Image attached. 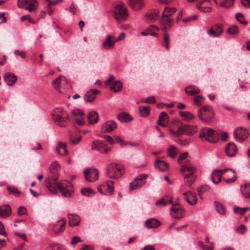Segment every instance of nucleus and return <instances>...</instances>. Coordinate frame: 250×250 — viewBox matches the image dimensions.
Listing matches in <instances>:
<instances>
[{
    "label": "nucleus",
    "mask_w": 250,
    "mask_h": 250,
    "mask_svg": "<svg viewBox=\"0 0 250 250\" xmlns=\"http://www.w3.org/2000/svg\"><path fill=\"white\" fill-rule=\"evenodd\" d=\"M198 244H199V246L204 250H213V243H211L210 246H207V245H204L202 242L199 241V242H198Z\"/></svg>",
    "instance_id": "4d7b16f0"
},
{
    "label": "nucleus",
    "mask_w": 250,
    "mask_h": 250,
    "mask_svg": "<svg viewBox=\"0 0 250 250\" xmlns=\"http://www.w3.org/2000/svg\"><path fill=\"white\" fill-rule=\"evenodd\" d=\"M197 130V127L195 126H192L188 125H182L178 128L177 131H173L170 129V132L174 137H179L183 134L188 135H191L195 133Z\"/></svg>",
    "instance_id": "6e6552de"
},
{
    "label": "nucleus",
    "mask_w": 250,
    "mask_h": 250,
    "mask_svg": "<svg viewBox=\"0 0 250 250\" xmlns=\"http://www.w3.org/2000/svg\"><path fill=\"white\" fill-rule=\"evenodd\" d=\"M180 170L184 176L185 185L191 188L196 178L194 174L197 170L196 167L191 164H183L180 167Z\"/></svg>",
    "instance_id": "f03ea898"
},
{
    "label": "nucleus",
    "mask_w": 250,
    "mask_h": 250,
    "mask_svg": "<svg viewBox=\"0 0 250 250\" xmlns=\"http://www.w3.org/2000/svg\"><path fill=\"white\" fill-rule=\"evenodd\" d=\"M210 188V187L206 185H203L199 187L198 188V192L200 197H201L202 194H203L204 192L208 190Z\"/></svg>",
    "instance_id": "864d4df0"
},
{
    "label": "nucleus",
    "mask_w": 250,
    "mask_h": 250,
    "mask_svg": "<svg viewBox=\"0 0 250 250\" xmlns=\"http://www.w3.org/2000/svg\"><path fill=\"white\" fill-rule=\"evenodd\" d=\"M123 87L122 83L120 81H116L112 83L110 87V89L114 92H118L120 91Z\"/></svg>",
    "instance_id": "4c0bfd02"
},
{
    "label": "nucleus",
    "mask_w": 250,
    "mask_h": 250,
    "mask_svg": "<svg viewBox=\"0 0 250 250\" xmlns=\"http://www.w3.org/2000/svg\"><path fill=\"white\" fill-rule=\"evenodd\" d=\"M68 219L69 225L71 226H77L79 225L81 221V218L77 215L68 214Z\"/></svg>",
    "instance_id": "cd10ccee"
},
{
    "label": "nucleus",
    "mask_w": 250,
    "mask_h": 250,
    "mask_svg": "<svg viewBox=\"0 0 250 250\" xmlns=\"http://www.w3.org/2000/svg\"><path fill=\"white\" fill-rule=\"evenodd\" d=\"M53 120L60 127L66 126L70 118L68 114L61 108H56L53 113Z\"/></svg>",
    "instance_id": "7ed1b4c3"
},
{
    "label": "nucleus",
    "mask_w": 250,
    "mask_h": 250,
    "mask_svg": "<svg viewBox=\"0 0 250 250\" xmlns=\"http://www.w3.org/2000/svg\"><path fill=\"white\" fill-rule=\"evenodd\" d=\"M87 118L90 124H94L98 121L99 116L96 111H91L88 113Z\"/></svg>",
    "instance_id": "e433bc0d"
},
{
    "label": "nucleus",
    "mask_w": 250,
    "mask_h": 250,
    "mask_svg": "<svg viewBox=\"0 0 250 250\" xmlns=\"http://www.w3.org/2000/svg\"><path fill=\"white\" fill-rule=\"evenodd\" d=\"M117 127L115 122L109 120L104 123L101 126V131L103 132H110L114 130Z\"/></svg>",
    "instance_id": "a211bd4d"
},
{
    "label": "nucleus",
    "mask_w": 250,
    "mask_h": 250,
    "mask_svg": "<svg viewBox=\"0 0 250 250\" xmlns=\"http://www.w3.org/2000/svg\"><path fill=\"white\" fill-rule=\"evenodd\" d=\"M198 117L201 121L208 124L214 117V112L209 106H205L198 110Z\"/></svg>",
    "instance_id": "0eeeda50"
},
{
    "label": "nucleus",
    "mask_w": 250,
    "mask_h": 250,
    "mask_svg": "<svg viewBox=\"0 0 250 250\" xmlns=\"http://www.w3.org/2000/svg\"><path fill=\"white\" fill-rule=\"evenodd\" d=\"M249 209V208L248 207L242 208L238 207H235L233 208V211L235 213L243 214Z\"/></svg>",
    "instance_id": "6e6d98bb"
},
{
    "label": "nucleus",
    "mask_w": 250,
    "mask_h": 250,
    "mask_svg": "<svg viewBox=\"0 0 250 250\" xmlns=\"http://www.w3.org/2000/svg\"><path fill=\"white\" fill-rule=\"evenodd\" d=\"M18 5L31 12L37 7L38 3L36 0H18Z\"/></svg>",
    "instance_id": "f8f14e48"
},
{
    "label": "nucleus",
    "mask_w": 250,
    "mask_h": 250,
    "mask_svg": "<svg viewBox=\"0 0 250 250\" xmlns=\"http://www.w3.org/2000/svg\"><path fill=\"white\" fill-rule=\"evenodd\" d=\"M176 11V9L175 8L166 7L163 12L160 22L163 24L167 25L168 27H171L174 21L170 17Z\"/></svg>",
    "instance_id": "1a4fd4ad"
},
{
    "label": "nucleus",
    "mask_w": 250,
    "mask_h": 250,
    "mask_svg": "<svg viewBox=\"0 0 250 250\" xmlns=\"http://www.w3.org/2000/svg\"><path fill=\"white\" fill-rule=\"evenodd\" d=\"M66 222L65 218H62L58 221L53 226V231L56 233L63 231L65 228Z\"/></svg>",
    "instance_id": "412c9836"
},
{
    "label": "nucleus",
    "mask_w": 250,
    "mask_h": 250,
    "mask_svg": "<svg viewBox=\"0 0 250 250\" xmlns=\"http://www.w3.org/2000/svg\"><path fill=\"white\" fill-rule=\"evenodd\" d=\"M214 205L215 207V208L216 211L221 215H225L226 214V209L225 206L221 203L217 202H214Z\"/></svg>",
    "instance_id": "ea45409f"
},
{
    "label": "nucleus",
    "mask_w": 250,
    "mask_h": 250,
    "mask_svg": "<svg viewBox=\"0 0 250 250\" xmlns=\"http://www.w3.org/2000/svg\"><path fill=\"white\" fill-rule=\"evenodd\" d=\"M212 181L215 184L219 183L221 180V175L219 172V170H214L211 176Z\"/></svg>",
    "instance_id": "58836bf2"
},
{
    "label": "nucleus",
    "mask_w": 250,
    "mask_h": 250,
    "mask_svg": "<svg viewBox=\"0 0 250 250\" xmlns=\"http://www.w3.org/2000/svg\"><path fill=\"white\" fill-rule=\"evenodd\" d=\"M115 42L114 37L111 35H108L103 42V46L105 49H111L114 47Z\"/></svg>",
    "instance_id": "5701e85b"
},
{
    "label": "nucleus",
    "mask_w": 250,
    "mask_h": 250,
    "mask_svg": "<svg viewBox=\"0 0 250 250\" xmlns=\"http://www.w3.org/2000/svg\"><path fill=\"white\" fill-rule=\"evenodd\" d=\"M56 150L57 153L60 155H66L68 153L66 144L61 142H58L56 147Z\"/></svg>",
    "instance_id": "473e14b6"
},
{
    "label": "nucleus",
    "mask_w": 250,
    "mask_h": 250,
    "mask_svg": "<svg viewBox=\"0 0 250 250\" xmlns=\"http://www.w3.org/2000/svg\"><path fill=\"white\" fill-rule=\"evenodd\" d=\"M158 12L154 11L152 14H146L145 17L147 18L150 21H152L156 18V17L158 16Z\"/></svg>",
    "instance_id": "13d9d810"
},
{
    "label": "nucleus",
    "mask_w": 250,
    "mask_h": 250,
    "mask_svg": "<svg viewBox=\"0 0 250 250\" xmlns=\"http://www.w3.org/2000/svg\"><path fill=\"white\" fill-rule=\"evenodd\" d=\"M155 167L161 171H166L168 169L169 166L167 163L161 160H156L155 162Z\"/></svg>",
    "instance_id": "c85d7f7f"
},
{
    "label": "nucleus",
    "mask_w": 250,
    "mask_h": 250,
    "mask_svg": "<svg viewBox=\"0 0 250 250\" xmlns=\"http://www.w3.org/2000/svg\"><path fill=\"white\" fill-rule=\"evenodd\" d=\"M188 156V152H184L183 153H181L178 159V162L179 164H183L182 160L185 159Z\"/></svg>",
    "instance_id": "0e129e2a"
},
{
    "label": "nucleus",
    "mask_w": 250,
    "mask_h": 250,
    "mask_svg": "<svg viewBox=\"0 0 250 250\" xmlns=\"http://www.w3.org/2000/svg\"><path fill=\"white\" fill-rule=\"evenodd\" d=\"M168 121V120L167 113L164 111L162 112L159 116L157 124L162 126L165 127L167 125Z\"/></svg>",
    "instance_id": "2f4dec72"
},
{
    "label": "nucleus",
    "mask_w": 250,
    "mask_h": 250,
    "mask_svg": "<svg viewBox=\"0 0 250 250\" xmlns=\"http://www.w3.org/2000/svg\"><path fill=\"white\" fill-rule=\"evenodd\" d=\"M178 154L176 147L173 145H169V148L167 150L168 155L172 158L175 157L176 155Z\"/></svg>",
    "instance_id": "37998d69"
},
{
    "label": "nucleus",
    "mask_w": 250,
    "mask_h": 250,
    "mask_svg": "<svg viewBox=\"0 0 250 250\" xmlns=\"http://www.w3.org/2000/svg\"><path fill=\"white\" fill-rule=\"evenodd\" d=\"M180 115L186 121H189L194 118V116L190 112L188 111H180Z\"/></svg>",
    "instance_id": "a19ab883"
},
{
    "label": "nucleus",
    "mask_w": 250,
    "mask_h": 250,
    "mask_svg": "<svg viewBox=\"0 0 250 250\" xmlns=\"http://www.w3.org/2000/svg\"><path fill=\"white\" fill-rule=\"evenodd\" d=\"M123 167L116 163H110L106 167V175L110 178L118 179L122 176Z\"/></svg>",
    "instance_id": "39448f33"
},
{
    "label": "nucleus",
    "mask_w": 250,
    "mask_h": 250,
    "mask_svg": "<svg viewBox=\"0 0 250 250\" xmlns=\"http://www.w3.org/2000/svg\"><path fill=\"white\" fill-rule=\"evenodd\" d=\"M227 32L231 36L237 35L238 33V29L236 25H233L228 28Z\"/></svg>",
    "instance_id": "de8ad7c7"
},
{
    "label": "nucleus",
    "mask_w": 250,
    "mask_h": 250,
    "mask_svg": "<svg viewBox=\"0 0 250 250\" xmlns=\"http://www.w3.org/2000/svg\"><path fill=\"white\" fill-rule=\"evenodd\" d=\"M204 100V98L202 96H197L195 97L194 99V104L197 106H200L202 104L203 101Z\"/></svg>",
    "instance_id": "680f3d73"
},
{
    "label": "nucleus",
    "mask_w": 250,
    "mask_h": 250,
    "mask_svg": "<svg viewBox=\"0 0 250 250\" xmlns=\"http://www.w3.org/2000/svg\"><path fill=\"white\" fill-rule=\"evenodd\" d=\"M170 214L172 217L180 219L184 217V209L179 204H173L170 208Z\"/></svg>",
    "instance_id": "2eb2a0df"
},
{
    "label": "nucleus",
    "mask_w": 250,
    "mask_h": 250,
    "mask_svg": "<svg viewBox=\"0 0 250 250\" xmlns=\"http://www.w3.org/2000/svg\"><path fill=\"white\" fill-rule=\"evenodd\" d=\"M91 149L92 150L98 151L102 154L108 153L111 149V147L101 140L94 141L91 144Z\"/></svg>",
    "instance_id": "9d476101"
},
{
    "label": "nucleus",
    "mask_w": 250,
    "mask_h": 250,
    "mask_svg": "<svg viewBox=\"0 0 250 250\" xmlns=\"http://www.w3.org/2000/svg\"><path fill=\"white\" fill-rule=\"evenodd\" d=\"M100 92L96 89H91L88 90L84 95V99L86 102H92L96 98V95Z\"/></svg>",
    "instance_id": "4be33fe9"
},
{
    "label": "nucleus",
    "mask_w": 250,
    "mask_h": 250,
    "mask_svg": "<svg viewBox=\"0 0 250 250\" xmlns=\"http://www.w3.org/2000/svg\"><path fill=\"white\" fill-rule=\"evenodd\" d=\"M82 139L81 136H75L74 134H71L69 137V140L70 142L74 145L78 144Z\"/></svg>",
    "instance_id": "c03bdc74"
},
{
    "label": "nucleus",
    "mask_w": 250,
    "mask_h": 250,
    "mask_svg": "<svg viewBox=\"0 0 250 250\" xmlns=\"http://www.w3.org/2000/svg\"><path fill=\"white\" fill-rule=\"evenodd\" d=\"M208 1V0H204L202 2H201V3L197 5V7L198 9H199L200 10L204 12H209L211 11V8L210 7H205L202 5L204 1Z\"/></svg>",
    "instance_id": "8fccbe9b"
},
{
    "label": "nucleus",
    "mask_w": 250,
    "mask_h": 250,
    "mask_svg": "<svg viewBox=\"0 0 250 250\" xmlns=\"http://www.w3.org/2000/svg\"><path fill=\"white\" fill-rule=\"evenodd\" d=\"M105 190V185L104 184H102L98 187V190L101 194H105V193L104 191Z\"/></svg>",
    "instance_id": "774afa93"
},
{
    "label": "nucleus",
    "mask_w": 250,
    "mask_h": 250,
    "mask_svg": "<svg viewBox=\"0 0 250 250\" xmlns=\"http://www.w3.org/2000/svg\"><path fill=\"white\" fill-rule=\"evenodd\" d=\"M160 225L159 222L154 218L149 219L145 223V226L148 229H155L158 227Z\"/></svg>",
    "instance_id": "72a5a7b5"
},
{
    "label": "nucleus",
    "mask_w": 250,
    "mask_h": 250,
    "mask_svg": "<svg viewBox=\"0 0 250 250\" xmlns=\"http://www.w3.org/2000/svg\"><path fill=\"white\" fill-rule=\"evenodd\" d=\"M185 196V199L190 205H194L197 203V198L191 191H188L183 194Z\"/></svg>",
    "instance_id": "a878e982"
},
{
    "label": "nucleus",
    "mask_w": 250,
    "mask_h": 250,
    "mask_svg": "<svg viewBox=\"0 0 250 250\" xmlns=\"http://www.w3.org/2000/svg\"><path fill=\"white\" fill-rule=\"evenodd\" d=\"M227 177H224L223 180L226 183L229 184L235 182L237 179V175L234 169H229L226 173Z\"/></svg>",
    "instance_id": "b1692460"
},
{
    "label": "nucleus",
    "mask_w": 250,
    "mask_h": 250,
    "mask_svg": "<svg viewBox=\"0 0 250 250\" xmlns=\"http://www.w3.org/2000/svg\"><path fill=\"white\" fill-rule=\"evenodd\" d=\"M60 165L57 162H54L50 166L49 170L51 175L45 180V185L48 189L52 193H57L60 191L64 197H69L73 189L71 183L67 181L59 183L57 182L59 178Z\"/></svg>",
    "instance_id": "f257e3e1"
},
{
    "label": "nucleus",
    "mask_w": 250,
    "mask_h": 250,
    "mask_svg": "<svg viewBox=\"0 0 250 250\" xmlns=\"http://www.w3.org/2000/svg\"><path fill=\"white\" fill-rule=\"evenodd\" d=\"M165 47L167 50L169 49V36L167 33H165L163 37Z\"/></svg>",
    "instance_id": "5fc2aeb1"
},
{
    "label": "nucleus",
    "mask_w": 250,
    "mask_h": 250,
    "mask_svg": "<svg viewBox=\"0 0 250 250\" xmlns=\"http://www.w3.org/2000/svg\"><path fill=\"white\" fill-rule=\"evenodd\" d=\"M81 193L86 196H91L94 194L93 190L89 188H83L81 189Z\"/></svg>",
    "instance_id": "3c124183"
},
{
    "label": "nucleus",
    "mask_w": 250,
    "mask_h": 250,
    "mask_svg": "<svg viewBox=\"0 0 250 250\" xmlns=\"http://www.w3.org/2000/svg\"><path fill=\"white\" fill-rule=\"evenodd\" d=\"M105 185V188H107L108 192L110 193V195L112 194L114 192V182L111 180L107 181L105 183H104Z\"/></svg>",
    "instance_id": "09e8293b"
},
{
    "label": "nucleus",
    "mask_w": 250,
    "mask_h": 250,
    "mask_svg": "<svg viewBox=\"0 0 250 250\" xmlns=\"http://www.w3.org/2000/svg\"><path fill=\"white\" fill-rule=\"evenodd\" d=\"M84 175L87 181L94 182L99 177V172L97 168H89L84 170Z\"/></svg>",
    "instance_id": "f3484780"
},
{
    "label": "nucleus",
    "mask_w": 250,
    "mask_h": 250,
    "mask_svg": "<svg viewBox=\"0 0 250 250\" xmlns=\"http://www.w3.org/2000/svg\"><path fill=\"white\" fill-rule=\"evenodd\" d=\"M60 81L61 83V86L62 87L64 85L67 84V81L66 79L64 76H60L54 80V83H56V82Z\"/></svg>",
    "instance_id": "052dcab7"
},
{
    "label": "nucleus",
    "mask_w": 250,
    "mask_h": 250,
    "mask_svg": "<svg viewBox=\"0 0 250 250\" xmlns=\"http://www.w3.org/2000/svg\"><path fill=\"white\" fill-rule=\"evenodd\" d=\"M223 32V25L221 24H216L212 26L207 31L208 35L211 38H216L221 36Z\"/></svg>",
    "instance_id": "dca6fc26"
},
{
    "label": "nucleus",
    "mask_w": 250,
    "mask_h": 250,
    "mask_svg": "<svg viewBox=\"0 0 250 250\" xmlns=\"http://www.w3.org/2000/svg\"><path fill=\"white\" fill-rule=\"evenodd\" d=\"M146 176L144 174L138 175L133 181L130 183V189L134 190L140 188L146 182Z\"/></svg>",
    "instance_id": "4468645a"
},
{
    "label": "nucleus",
    "mask_w": 250,
    "mask_h": 250,
    "mask_svg": "<svg viewBox=\"0 0 250 250\" xmlns=\"http://www.w3.org/2000/svg\"><path fill=\"white\" fill-rule=\"evenodd\" d=\"M235 18L237 20L243 25H247L248 21L245 20L244 16L240 13H238L235 15Z\"/></svg>",
    "instance_id": "603ef678"
},
{
    "label": "nucleus",
    "mask_w": 250,
    "mask_h": 250,
    "mask_svg": "<svg viewBox=\"0 0 250 250\" xmlns=\"http://www.w3.org/2000/svg\"><path fill=\"white\" fill-rule=\"evenodd\" d=\"M241 191L246 199H250V184H245L241 187Z\"/></svg>",
    "instance_id": "c9c22d12"
},
{
    "label": "nucleus",
    "mask_w": 250,
    "mask_h": 250,
    "mask_svg": "<svg viewBox=\"0 0 250 250\" xmlns=\"http://www.w3.org/2000/svg\"><path fill=\"white\" fill-rule=\"evenodd\" d=\"M11 213L10 207L8 205H4L0 206V216L3 218H6L10 216Z\"/></svg>",
    "instance_id": "c756f323"
},
{
    "label": "nucleus",
    "mask_w": 250,
    "mask_h": 250,
    "mask_svg": "<svg viewBox=\"0 0 250 250\" xmlns=\"http://www.w3.org/2000/svg\"><path fill=\"white\" fill-rule=\"evenodd\" d=\"M4 80L8 85H13L17 81V77L12 73H7L4 75Z\"/></svg>",
    "instance_id": "bb28decb"
},
{
    "label": "nucleus",
    "mask_w": 250,
    "mask_h": 250,
    "mask_svg": "<svg viewBox=\"0 0 250 250\" xmlns=\"http://www.w3.org/2000/svg\"><path fill=\"white\" fill-rule=\"evenodd\" d=\"M234 0H226L225 1L221 3L220 5L222 7L229 8L233 4Z\"/></svg>",
    "instance_id": "bf43d9fd"
},
{
    "label": "nucleus",
    "mask_w": 250,
    "mask_h": 250,
    "mask_svg": "<svg viewBox=\"0 0 250 250\" xmlns=\"http://www.w3.org/2000/svg\"><path fill=\"white\" fill-rule=\"evenodd\" d=\"M70 118L78 125H83L85 123L84 113L80 109L73 110L71 112Z\"/></svg>",
    "instance_id": "9b49d317"
},
{
    "label": "nucleus",
    "mask_w": 250,
    "mask_h": 250,
    "mask_svg": "<svg viewBox=\"0 0 250 250\" xmlns=\"http://www.w3.org/2000/svg\"><path fill=\"white\" fill-rule=\"evenodd\" d=\"M140 115L142 117L148 116L150 113V108L147 106H141L139 107Z\"/></svg>",
    "instance_id": "79ce46f5"
},
{
    "label": "nucleus",
    "mask_w": 250,
    "mask_h": 250,
    "mask_svg": "<svg viewBox=\"0 0 250 250\" xmlns=\"http://www.w3.org/2000/svg\"><path fill=\"white\" fill-rule=\"evenodd\" d=\"M172 203V198L169 196L166 195L158 200L156 203V205L157 206H166L167 204H171Z\"/></svg>",
    "instance_id": "f704fd0d"
},
{
    "label": "nucleus",
    "mask_w": 250,
    "mask_h": 250,
    "mask_svg": "<svg viewBox=\"0 0 250 250\" xmlns=\"http://www.w3.org/2000/svg\"><path fill=\"white\" fill-rule=\"evenodd\" d=\"M199 138L203 141L210 143H215L218 140L217 134L214 130L208 127L203 128L200 131Z\"/></svg>",
    "instance_id": "423d86ee"
},
{
    "label": "nucleus",
    "mask_w": 250,
    "mask_h": 250,
    "mask_svg": "<svg viewBox=\"0 0 250 250\" xmlns=\"http://www.w3.org/2000/svg\"><path fill=\"white\" fill-rule=\"evenodd\" d=\"M145 4V0H128L129 5L135 11L142 9Z\"/></svg>",
    "instance_id": "aec40b11"
},
{
    "label": "nucleus",
    "mask_w": 250,
    "mask_h": 250,
    "mask_svg": "<svg viewBox=\"0 0 250 250\" xmlns=\"http://www.w3.org/2000/svg\"><path fill=\"white\" fill-rule=\"evenodd\" d=\"M186 94L189 96H193L200 92V89L195 85H189L185 88Z\"/></svg>",
    "instance_id": "7c9ffc66"
},
{
    "label": "nucleus",
    "mask_w": 250,
    "mask_h": 250,
    "mask_svg": "<svg viewBox=\"0 0 250 250\" xmlns=\"http://www.w3.org/2000/svg\"><path fill=\"white\" fill-rule=\"evenodd\" d=\"M7 190L9 193L12 194L17 197H19L21 194V192L18 189L15 187H7Z\"/></svg>",
    "instance_id": "a18cd8bd"
},
{
    "label": "nucleus",
    "mask_w": 250,
    "mask_h": 250,
    "mask_svg": "<svg viewBox=\"0 0 250 250\" xmlns=\"http://www.w3.org/2000/svg\"><path fill=\"white\" fill-rule=\"evenodd\" d=\"M114 16L116 20L119 23L125 21L128 17L126 8L123 2H119L114 6Z\"/></svg>",
    "instance_id": "20e7f679"
},
{
    "label": "nucleus",
    "mask_w": 250,
    "mask_h": 250,
    "mask_svg": "<svg viewBox=\"0 0 250 250\" xmlns=\"http://www.w3.org/2000/svg\"><path fill=\"white\" fill-rule=\"evenodd\" d=\"M197 18V15H194L193 16L186 18L183 20V22L185 23L191 21L195 20Z\"/></svg>",
    "instance_id": "338daca9"
},
{
    "label": "nucleus",
    "mask_w": 250,
    "mask_h": 250,
    "mask_svg": "<svg viewBox=\"0 0 250 250\" xmlns=\"http://www.w3.org/2000/svg\"><path fill=\"white\" fill-rule=\"evenodd\" d=\"M159 28L158 27L154 25H150L149 26L145 31H143L141 32V34L142 36H148L150 35L154 37H157L158 34L154 32L155 31H158Z\"/></svg>",
    "instance_id": "393cba45"
},
{
    "label": "nucleus",
    "mask_w": 250,
    "mask_h": 250,
    "mask_svg": "<svg viewBox=\"0 0 250 250\" xmlns=\"http://www.w3.org/2000/svg\"><path fill=\"white\" fill-rule=\"evenodd\" d=\"M46 250H63L58 244L51 245Z\"/></svg>",
    "instance_id": "e2e57ef3"
},
{
    "label": "nucleus",
    "mask_w": 250,
    "mask_h": 250,
    "mask_svg": "<svg viewBox=\"0 0 250 250\" xmlns=\"http://www.w3.org/2000/svg\"><path fill=\"white\" fill-rule=\"evenodd\" d=\"M119 120L122 122H127L131 120V117L126 113L120 114L118 115Z\"/></svg>",
    "instance_id": "49530a36"
},
{
    "label": "nucleus",
    "mask_w": 250,
    "mask_h": 250,
    "mask_svg": "<svg viewBox=\"0 0 250 250\" xmlns=\"http://www.w3.org/2000/svg\"><path fill=\"white\" fill-rule=\"evenodd\" d=\"M26 213V208L22 206H20L19 207L18 209V214L19 215H22L25 214Z\"/></svg>",
    "instance_id": "69168bd1"
},
{
    "label": "nucleus",
    "mask_w": 250,
    "mask_h": 250,
    "mask_svg": "<svg viewBox=\"0 0 250 250\" xmlns=\"http://www.w3.org/2000/svg\"><path fill=\"white\" fill-rule=\"evenodd\" d=\"M233 134L235 140L241 143L244 141L249 136L248 130L242 127L236 128Z\"/></svg>",
    "instance_id": "ddd939ff"
},
{
    "label": "nucleus",
    "mask_w": 250,
    "mask_h": 250,
    "mask_svg": "<svg viewBox=\"0 0 250 250\" xmlns=\"http://www.w3.org/2000/svg\"><path fill=\"white\" fill-rule=\"evenodd\" d=\"M226 153L228 156L232 157L237 153V148L234 143L229 142L225 148Z\"/></svg>",
    "instance_id": "6ab92c4d"
}]
</instances>
